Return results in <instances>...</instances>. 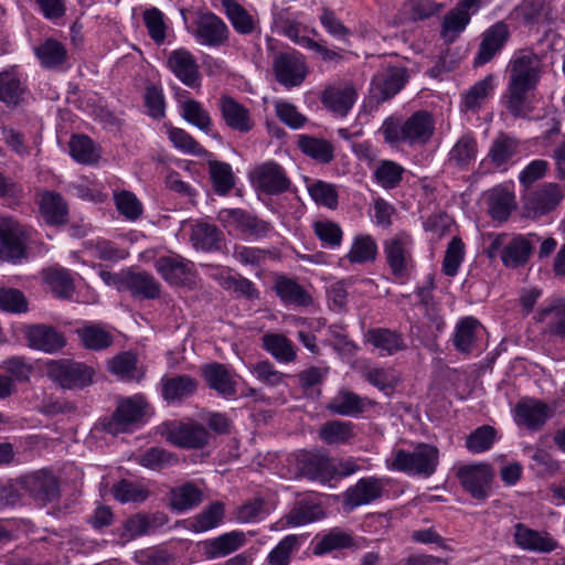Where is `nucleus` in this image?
Returning <instances> with one entry per match:
<instances>
[{
  "label": "nucleus",
  "instance_id": "f257e3e1",
  "mask_svg": "<svg viewBox=\"0 0 565 565\" xmlns=\"http://www.w3.org/2000/svg\"><path fill=\"white\" fill-rule=\"evenodd\" d=\"M148 409L149 404L141 394L120 398L113 415L103 423L104 429L111 435L132 431L143 423Z\"/></svg>",
  "mask_w": 565,
  "mask_h": 565
},
{
  "label": "nucleus",
  "instance_id": "f03ea898",
  "mask_svg": "<svg viewBox=\"0 0 565 565\" xmlns=\"http://www.w3.org/2000/svg\"><path fill=\"white\" fill-rule=\"evenodd\" d=\"M439 463V450L428 444L418 445L414 451L398 450L391 467L409 476H433Z\"/></svg>",
  "mask_w": 565,
  "mask_h": 565
},
{
  "label": "nucleus",
  "instance_id": "7ed1b4c3",
  "mask_svg": "<svg viewBox=\"0 0 565 565\" xmlns=\"http://www.w3.org/2000/svg\"><path fill=\"white\" fill-rule=\"evenodd\" d=\"M455 476L463 490L475 500L484 501L490 492L494 479V471L487 462L459 465Z\"/></svg>",
  "mask_w": 565,
  "mask_h": 565
},
{
  "label": "nucleus",
  "instance_id": "20e7f679",
  "mask_svg": "<svg viewBox=\"0 0 565 565\" xmlns=\"http://www.w3.org/2000/svg\"><path fill=\"white\" fill-rule=\"evenodd\" d=\"M435 121L425 110L415 111L403 125L391 119V141H403L411 146L425 145L433 137Z\"/></svg>",
  "mask_w": 565,
  "mask_h": 565
},
{
  "label": "nucleus",
  "instance_id": "39448f33",
  "mask_svg": "<svg viewBox=\"0 0 565 565\" xmlns=\"http://www.w3.org/2000/svg\"><path fill=\"white\" fill-rule=\"evenodd\" d=\"M154 268L161 278L172 287L195 286L196 269L193 262L179 254L160 256L154 260Z\"/></svg>",
  "mask_w": 565,
  "mask_h": 565
},
{
  "label": "nucleus",
  "instance_id": "423d86ee",
  "mask_svg": "<svg viewBox=\"0 0 565 565\" xmlns=\"http://www.w3.org/2000/svg\"><path fill=\"white\" fill-rule=\"evenodd\" d=\"M18 484L38 504L43 507L57 501L61 495L58 478L46 469L20 477Z\"/></svg>",
  "mask_w": 565,
  "mask_h": 565
},
{
  "label": "nucleus",
  "instance_id": "0eeeda50",
  "mask_svg": "<svg viewBox=\"0 0 565 565\" xmlns=\"http://www.w3.org/2000/svg\"><path fill=\"white\" fill-rule=\"evenodd\" d=\"M275 79L286 88L300 86L308 74L306 57L296 50L278 52L273 60Z\"/></svg>",
  "mask_w": 565,
  "mask_h": 565
},
{
  "label": "nucleus",
  "instance_id": "6e6552de",
  "mask_svg": "<svg viewBox=\"0 0 565 565\" xmlns=\"http://www.w3.org/2000/svg\"><path fill=\"white\" fill-rule=\"evenodd\" d=\"M47 376L63 388H83L93 382L94 370L71 360L51 361L46 365Z\"/></svg>",
  "mask_w": 565,
  "mask_h": 565
},
{
  "label": "nucleus",
  "instance_id": "1a4fd4ad",
  "mask_svg": "<svg viewBox=\"0 0 565 565\" xmlns=\"http://www.w3.org/2000/svg\"><path fill=\"white\" fill-rule=\"evenodd\" d=\"M230 33L227 24L211 11H200L193 20L192 35L201 45L223 46L228 42Z\"/></svg>",
  "mask_w": 565,
  "mask_h": 565
},
{
  "label": "nucleus",
  "instance_id": "9d476101",
  "mask_svg": "<svg viewBox=\"0 0 565 565\" xmlns=\"http://www.w3.org/2000/svg\"><path fill=\"white\" fill-rule=\"evenodd\" d=\"M249 178L254 188L267 195L282 194L291 186L285 169L274 161L255 167Z\"/></svg>",
  "mask_w": 565,
  "mask_h": 565
},
{
  "label": "nucleus",
  "instance_id": "9b49d317",
  "mask_svg": "<svg viewBox=\"0 0 565 565\" xmlns=\"http://www.w3.org/2000/svg\"><path fill=\"white\" fill-rule=\"evenodd\" d=\"M212 434L195 420L174 422L167 428V439L185 449H202L210 444Z\"/></svg>",
  "mask_w": 565,
  "mask_h": 565
},
{
  "label": "nucleus",
  "instance_id": "f8f14e48",
  "mask_svg": "<svg viewBox=\"0 0 565 565\" xmlns=\"http://www.w3.org/2000/svg\"><path fill=\"white\" fill-rule=\"evenodd\" d=\"M218 220L230 231H237L247 236L265 237L273 231L269 222L242 209H224L220 211Z\"/></svg>",
  "mask_w": 565,
  "mask_h": 565
},
{
  "label": "nucleus",
  "instance_id": "ddd939ff",
  "mask_svg": "<svg viewBox=\"0 0 565 565\" xmlns=\"http://www.w3.org/2000/svg\"><path fill=\"white\" fill-rule=\"evenodd\" d=\"M510 81L539 85L543 74L542 57L531 49H522L514 53L508 66Z\"/></svg>",
  "mask_w": 565,
  "mask_h": 565
},
{
  "label": "nucleus",
  "instance_id": "4468645a",
  "mask_svg": "<svg viewBox=\"0 0 565 565\" xmlns=\"http://www.w3.org/2000/svg\"><path fill=\"white\" fill-rule=\"evenodd\" d=\"M514 544L522 551L535 554H551L562 548L559 542L547 531H539L524 523L513 526Z\"/></svg>",
  "mask_w": 565,
  "mask_h": 565
},
{
  "label": "nucleus",
  "instance_id": "2eb2a0df",
  "mask_svg": "<svg viewBox=\"0 0 565 565\" xmlns=\"http://www.w3.org/2000/svg\"><path fill=\"white\" fill-rule=\"evenodd\" d=\"M536 85L508 79L502 104L514 118L530 119L534 110L533 98Z\"/></svg>",
  "mask_w": 565,
  "mask_h": 565
},
{
  "label": "nucleus",
  "instance_id": "dca6fc26",
  "mask_svg": "<svg viewBox=\"0 0 565 565\" xmlns=\"http://www.w3.org/2000/svg\"><path fill=\"white\" fill-rule=\"evenodd\" d=\"M25 235L12 217H0V257L15 262L25 255Z\"/></svg>",
  "mask_w": 565,
  "mask_h": 565
},
{
  "label": "nucleus",
  "instance_id": "f3484780",
  "mask_svg": "<svg viewBox=\"0 0 565 565\" xmlns=\"http://www.w3.org/2000/svg\"><path fill=\"white\" fill-rule=\"evenodd\" d=\"M169 70L185 86L198 88L202 77L195 56L186 49H177L170 52L167 61Z\"/></svg>",
  "mask_w": 565,
  "mask_h": 565
},
{
  "label": "nucleus",
  "instance_id": "a211bd4d",
  "mask_svg": "<svg viewBox=\"0 0 565 565\" xmlns=\"http://www.w3.org/2000/svg\"><path fill=\"white\" fill-rule=\"evenodd\" d=\"M509 39L510 29L504 21H498L489 26L481 35L473 66L478 67L489 63L504 47Z\"/></svg>",
  "mask_w": 565,
  "mask_h": 565
},
{
  "label": "nucleus",
  "instance_id": "6ab92c4d",
  "mask_svg": "<svg viewBox=\"0 0 565 565\" xmlns=\"http://www.w3.org/2000/svg\"><path fill=\"white\" fill-rule=\"evenodd\" d=\"M217 109L225 125L234 131L247 134L255 126L250 110L233 96L222 95L217 100Z\"/></svg>",
  "mask_w": 565,
  "mask_h": 565
},
{
  "label": "nucleus",
  "instance_id": "aec40b11",
  "mask_svg": "<svg viewBox=\"0 0 565 565\" xmlns=\"http://www.w3.org/2000/svg\"><path fill=\"white\" fill-rule=\"evenodd\" d=\"M564 199V190L557 183H545L524 196V207L534 216L544 215L554 210Z\"/></svg>",
  "mask_w": 565,
  "mask_h": 565
},
{
  "label": "nucleus",
  "instance_id": "412c9836",
  "mask_svg": "<svg viewBox=\"0 0 565 565\" xmlns=\"http://www.w3.org/2000/svg\"><path fill=\"white\" fill-rule=\"evenodd\" d=\"M199 387L196 379L189 374L167 376L160 380V393L169 404H181L192 397Z\"/></svg>",
  "mask_w": 565,
  "mask_h": 565
},
{
  "label": "nucleus",
  "instance_id": "4be33fe9",
  "mask_svg": "<svg viewBox=\"0 0 565 565\" xmlns=\"http://www.w3.org/2000/svg\"><path fill=\"white\" fill-rule=\"evenodd\" d=\"M224 13L234 31L239 35L260 34V21L256 12H252L236 0H222Z\"/></svg>",
  "mask_w": 565,
  "mask_h": 565
},
{
  "label": "nucleus",
  "instance_id": "5701e85b",
  "mask_svg": "<svg viewBox=\"0 0 565 565\" xmlns=\"http://www.w3.org/2000/svg\"><path fill=\"white\" fill-rule=\"evenodd\" d=\"M514 13L526 26L551 25L556 19L551 0H522Z\"/></svg>",
  "mask_w": 565,
  "mask_h": 565
},
{
  "label": "nucleus",
  "instance_id": "b1692460",
  "mask_svg": "<svg viewBox=\"0 0 565 565\" xmlns=\"http://www.w3.org/2000/svg\"><path fill=\"white\" fill-rule=\"evenodd\" d=\"M408 236L391 241V274L399 282L408 280L415 268Z\"/></svg>",
  "mask_w": 565,
  "mask_h": 565
},
{
  "label": "nucleus",
  "instance_id": "393cba45",
  "mask_svg": "<svg viewBox=\"0 0 565 565\" xmlns=\"http://www.w3.org/2000/svg\"><path fill=\"white\" fill-rule=\"evenodd\" d=\"M274 290L286 306L309 307L313 302L312 296L305 287L285 275L276 277Z\"/></svg>",
  "mask_w": 565,
  "mask_h": 565
},
{
  "label": "nucleus",
  "instance_id": "a878e982",
  "mask_svg": "<svg viewBox=\"0 0 565 565\" xmlns=\"http://www.w3.org/2000/svg\"><path fill=\"white\" fill-rule=\"evenodd\" d=\"M202 376L207 386L223 397L236 394V381L231 371L222 363L213 362L201 367Z\"/></svg>",
  "mask_w": 565,
  "mask_h": 565
},
{
  "label": "nucleus",
  "instance_id": "bb28decb",
  "mask_svg": "<svg viewBox=\"0 0 565 565\" xmlns=\"http://www.w3.org/2000/svg\"><path fill=\"white\" fill-rule=\"evenodd\" d=\"M138 299H157L161 294V285L156 277L147 271H126L125 289Z\"/></svg>",
  "mask_w": 565,
  "mask_h": 565
},
{
  "label": "nucleus",
  "instance_id": "cd10ccee",
  "mask_svg": "<svg viewBox=\"0 0 565 565\" xmlns=\"http://www.w3.org/2000/svg\"><path fill=\"white\" fill-rule=\"evenodd\" d=\"M551 416L548 405L536 399H525L515 406V422L531 430L540 429Z\"/></svg>",
  "mask_w": 565,
  "mask_h": 565
},
{
  "label": "nucleus",
  "instance_id": "c85d7f7f",
  "mask_svg": "<svg viewBox=\"0 0 565 565\" xmlns=\"http://www.w3.org/2000/svg\"><path fill=\"white\" fill-rule=\"evenodd\" d=\"M25 338L32 349L53 353L65 344L64 338L53 327L44 324L30 326L25 330Z\"/></svg>",
  "mask_w": 565,
  "mask_h": 565
},
{
  "label": "nucleus",
  "instance_id": "c756f323",
  "mask_svg": "<svg viewBox=\"0 0 565 565\" xmlns=\"http://www.w3.org/2000/svg\"><path fill=\"white\" fill-rule=\"evenodd\" d=\"M26 86L17 66L0 72V100L7 106H17L23 99Z\"/></svg>",
  "mask_w": 565,
  "mask_h": 565
},
{
  "label": "nucleus",
  "instance_id": "7c9ffc66",
  "mask_svg": "<svg viewBox=\"0 0 565 565\" xmlns=\"http://www.w3.org/2000/svg\"><path fill=\"white\" fill-rule=\"evenodd\" d=\"M356 99L355 89L350 86H328L321 95L322 105L339 116H345Z\"/></svg>",
  "mask_w": 565,
  "mask_h": 565
},
{
  "label": "nucleus",
  "instance_id": "2f4dec72",
  "mask_svg": "<svg viewBox=\"0 0 565 565\" xmlns=\"http://www.w3.org/2000/svg\"><path fill=\"white\" fill-rule=\"evenodd\" d=\"M383 487L375 478H363L355 486L350 487L344 493V505L349 510L367 504L382 494Z\"/></svg>",
  "mask_w": 565,
  "mask_h": 565
},
{
  "label": "nucleus",
  "instance_id": "473e14b6",
  "mask_svg": "<svg viewBox=\"0 0 565 565\" xmlns=\"http://www.w3.org/2000/svg\"><path fill=\"white\" fill-rule=\"evenodd\" d=\"M41 216L50 225H63L68 221V206L63 196L54 191H44L39 202Z\"/></svg>",
  "mask_w": 565,
  "mask_h": 565
},
{
  "label": "nucleus",
  "instance_id": "72a5a7b5",
  "mask_svg": "<svg viewBox=\"0 0 565 565\" xmlns=\"http://www.w3.org/2000/svg\"><path fill=\"white\" fill-rule=\"evenodd\" d=\"M262 347L280 363H291L297 359L295 344L282 333H265L262 337Z\"/></svg>",
  "mask_w": 565,
  "mask_h": 565
},
{
  "label": "nucleus",
  "instance_id": "f704fd0d",
  "mask_svg": "<svg viewBox=\"0 0 565 565\" xmlns=\"http://www.w3.org/2000/svg\"><path fill=\"white\" fill-rule=\"evenodd\" d=\"M533 252V245L524 236L510 239L501 252V260L508 268L524 266Z\"/></svg>",
  "mask_w": 565,
  "mask_h": 565
},
{
  "label": "nucleus",
  "instance_id": "c9c22d12",
  "mask_svg": "<svg viewBox=\"0 0 565 565\" xmlns=\"http://www.w3.org/2000/svg\"><path fill=\"white\" fill-rule=\"evenodd\" d=\"M41 66L47 70H60L66 63L68 54L65 45L57 40L47 39L34 49Z\"/></svg>",
  "mask_w": 565,
  "mask_h": 565
},
{
  "label": "nucleus",
  "instance_id": "e433bc0d",
  "mask_svg": "<svg viewBox=\"0 0 565 565\" xmlns=\"http://www.w3.org/2000/svg\"><path fill=\"white\" fill-rule=\"evenodd\" d=\"M536 320L546 322L550 334L565 339V302L563 299H555L541 308Z\"/></svg>",
  "mask_w": 565,
  "mask_h": 565
},
{
  "label": "nucleus",
  "instance_id": "4c0bfd02",
  "mask_svg": "<svg viewBox=\"0 0 565 565\" xmlns=\"http://www.w3.org/2000/svg\"><path fill=\"white\" fill-rule=\"evenodd\" d=\"M244 543V533L233 531L205 541L203 546L204 553L209 558H217L237 551Z\"/></svg>",
  "mask_w": 565,
  "mask_h": 565
},
{
  "label": "nucleus",
  "instance_id": "58836bf2",
  "mask_svg": "<svg viewBox=\"0 0 565 565\" xmlns=\"http://www.w3.org/2000/svg\"><path fill=\"white\" fill-rule=\"evenodd\" d=\"M543 138L544 147H552V159L556 171V178L565 181V135L561 132L559 124L555 122Z\"/></svg>",
  "mask_w": 565,
  "mask_h": 565
},
{
  "label": "nucleus",
  "instance_id": "ea45409f",
  "mask_svg": "<svg viewBox=\"0 0 565 565\" xmlns=\"http://www.w3.org/2000/svg\"><path fill=\"white\" fill-rule=\"evenodd\" d=\"M297 146L302 153L320 163H329L334 158V149L330 141L308 135H299Z\"/></svg>",
  "mask_w": 565,
  "mask_h": 565
},
{
  "label": "nucleus",
  "instance_id": "a19ab883",
  "mask_svg": "<svg viewBox=\"0 0 565 565\" xmlns=\"http://www.w3.org/2000/svg\"><path fill=\"white\" fill-rule=\"evenodd\" d=\"M495 88V76L487 75L484 78L475 83L462 97V109L478 110L484 102L493 94Z\"/></svg>",
  "mask_w": 565,
  "mask_h": 565
},
{
  "label": "nucleus",
  "instance_id": "79ce46f5",
  "mask_svg": "<svg viewBox=\"0 0 565 565\" xmlns=\"http://www.w3.org/2000/svg\"><path fill=\"white\" fill-rule=\"evenodd\" d=\"M481 329L480 322L473 317H465L458 321L454 334L455 348L465 354L472 352L477 332Z\"/></svg>",
  "mask_w": 565,
  "mask_h": 565
},
{
  "label": "nucleus",
  "instance_id": "37998d69",
  "mask_svg": "<svg viewBox=\"0 0 565 565\" xmlns=\"http://www.w3.org/2000/svg\"><path fill=\"white\" fill-rule=\"evenodd\" d=\"M301 470L309 479L319 481H330L337 475L333 462L318 455H306L301 460Z\"/></svg>",
  "mask_w": 565,
  "mask_h": 565
},
{
  "label": "nucleus",
  "instance_id": "c03bdc74",
  "mask_svg": "<svg viewBox=\"0 0 565 565\" xmlns=\"http://www.w3.org/2000/svg\"><path fill=\"white\" fill-rule=\"evenodd\" d=\"M478 152L477 141L470 135L461 136L448 154V163L461 170H467L476 160Z\"/></svg>",
  "mask_w": 565,
  "mask_h": 565
},
{
  "label": "nucleus",
  "instance_id": "a18cd8bd",
  "mask_svg": "<svg viewBox=\"0 0 565 565\" xmlns=\"http://www.w3.org/2000/svg\"><path fill=\"white\" fill-rule=\"evenodd\" d=\"M203 500L202 490L192 482H185L170 491V505L183 512L199 505Z\"/></svg>",
  "mask_w": 565,
  "mask_h": 565
},
{
  "label": "nucleus",
  "instance_id": "49530a36",
  "mask_svg": "<svg viewBox=\"0 0 565 565\" xmlns=\"http://www.w3.org/2000/svg\"><path fill=\"white\" fill-rule=\"evenodd\" d=\"M190 239L196 249L212 252L220 248L222 232L214 224L199 222L192 226Z\"/></svg>",
  "mask_w": 565,
  "mask_h": 565
},
{
  "label": "nucleus",
  "instance_id": "de8ad7c7",
  "mask_svg": "<svg viewBox=\"0 0 565 565\" xmlns=\"http://www.w3.org/2000/svg\"><path fill=\"white\" fill-rule=\"evenodd\" d=\"M43 278L56 297L68 299L73 296L75 286L70 270L65 268H47L43 270Z\"/></svg>",
  "mask_w": 565,
  "mask_h": 565
},
{
  "label": "nucleus",
  "instance_id": "09e8293b",
  "mask_svg": "<svg viewBox=\"0 0 565 565\" xmlns=\"http://www.w3.org/2000/svg\"><path fill=\"white\" fill-rule=\"evenodd\" d=\"M323 514L322 507L319 503L309 499H301L286 515V522L291 526H300L321 519Z\"/></svg>",
  "mask_w": 565,
  "mask_h": 565
},
{
  "label": "nucleus",
  "instance_id": "8fccbe9b",
  "mask_svg": "<svg viewBox=\"0 0 565 565\" xmlns=\"http://www.w3.org/2000/svg\"><path fill=\"white\" fill-rule=\"evenodd\" d=\"M316 540L313 545L315 555H324L332 551L348 548L354 545L353 537L338 527L332 529L321 536H317Z\"/></svg>",
  "mask_w": 565,
  "mask_h": 565
},
{
  "label": "nucleus",
  "instance_id": "3c124183",
  "mask_svg": "<svg viewBox=\"0 0 565 565\" xmlns=\"http://www.w3.org/2000/svg\"><path fill=\"white\" fill-rule=\"evenodd\" d=\"M327 409L342 416H356L364 411V399L350 391H340L327 405Z\"/></svg>",
  "mask_w": 565,
  "mask_h": 565
},
{
  "label": "nucleus",
  "instance_id": "603ef678",
  "mask_svg": "<svg viewBox=\"0 0 565 565\" xmlns=\"http://www.w3.org/2000/svg\"><path fill=\"white\" fill-rule=\"evenodd\" d=\"M518 150V139L505 134H500L493 140L488 152V158L497 168H500L507 164L516 154Z\"/></svg>",
  "mask_w": 565,
  "mask_h": 565
},
{
  "label": "nucleus",
  "instance_id": "864d4df0",
  "mask_svg": "<svg viewBox=\"0 0 565 565\" xmlns=\"http://www.w3.org/2000/svg\"><path fill=\"white\" fill-rule=\"evenodd\" d=\"M181 116L189 124L198 127L200 130L204 132H209L212 126V118L210 113L204 108V106L192 98L188 99H179Z\"/></svg>",
  "mask_w": 565,
  "mask_h": 565
},
{
  "label": "nucleus",
  "instance_id": "5fc2aeb1",
  "mask_svg": "<svg viewBox=\"0 0 565 565\" xmlns=\"http://www.w3.org/2000/svg\"><path fill=\"white\" fill-rule=\"evenodd\" d=\"M489 213L493 220H508L514 209V195L504 188H494L488 198Z\"/></svg>",
  "mask_w": 565,
  "mask_h": 565
},
{
  "label": "nucleus",
  "instance_id": "6e6d98bb",
  "mask_svg": "<svg viewBox=\"0 0 565 565\" xmlns=\"http://www.w3.org/2000/svg\"><path fill=\"white\" fill-rule=\"evenodd\" d=\"M209 172L214 191L220 195L227 194L235 185L232 167L223 161L210 160Z\"/></svg>",
  "mask_w": 565,
  "mask_h": 565
},
{
  "label": "nucleus",
  "instance_id": "4d7b16f0",
  "mask_svg": "<svg viewBox=\"0 0 565 565\" xmlns=\"http://www.w3.org/2000/svg\"><path fill=\"white\" fill-rule=\"evenodd\" d=\"M302 536L290 534L285 536L268 554L267 562L269 565H289L294 553L298 552Z\"/></svg>",
  "mask_w": 565,
  "mask_h": 565
},
{
  "label": "nucleus",
  "instance_id": "13d9d810",
  "mask_svg": "<svg viewBox=\"0 0 565 565\" xmlns=\"http://www.w3.org/2000/svg\"><path fill=\"white\" fill-rule=\"evenodd\" d=\"M70 153L79 163L90 164L100 157L99 149L85 135H74L70 140Z\"/></svg>",
  "mask_w": 565,
  "mask_h": 565
},
{
  "label": "nucleus",
  "instance_id": "bf43d9fd",
  "mask_svg": "<svg viewBox=\"0 0 565 565\" xmlns=\"http://www.w3.org/2000/svg\"><path fill=\"white\" fill-rule=\"evenodd\" d=\"M225 507L216 501L203 509L191 521V530L194 532H205L216 527L223 520Z\"/></svg>",
  "mask_w": 565,
  "mask_h": 565
},
{
  "label": "nucleus",
  "instance_id": "052dcab7",
  "mask_svg": "<svg viewBox=\"0 0 565 565\" xmlns=\"http://www.w3.org/2000/svg\"><path fill=\"white\" fill-rule=\"evenodd\" d=\"M142 20L150 39L158 45L163 44L168 30L163 12L156 7L148 8L142 13Z\"/></svg>",
  "mask_w": 565,
  "mask_h": 565
},
{
  "label": "nucleus",
  "instance_id": "680f3d73",
  "mask_svg": "<svg viewBox=\"0 0 565 565\" xmlns=\"http://www.w3.org/2000/svg\"><path fill=\"white\" fill-rule=\"evenodd\" d=\"M311 199L318 204L330 210H335L339 203V193L334 184L322 180H315L307 184Z\"/></svg>",
  "mask_w": 565,
  "mask_h": 565
},
{
  "label": "nucleus",
  "instance_id": "e2e57ef3",
  "mask_svg": "<svg viewBox=\"0 0 565 565\" xmlns=\"http://www.w3.org/2000/svg\"><path fill=\"white\" fill-rule=\"evenodd\" d=\"M111 494L120 503H138L148 499L149 490L139 483L122 479L113 486Z\"/></svg>",
  "mask_w": 565,
  "mask_h": 565
},
{
  "label": "nucleus",
  "instance_id": "0e129e2a",
  "mask_svg": "<svg viewBox=\"0 0 565 565\" xmlns=\"http://www.w3.org/2000/svg\"><path fill=\"white\" fill-rule=\"evenodd\" d=\"M351 422L331 420L321 426L319 437L328 445L344 444L353 436Z\"/></svg>",
  "mask_w": 565,
  "mask_h": 565
},
{
  "label": "nucleus",
  "instance_id": "69168bd1",
  "mask_svg": "<svg viewBox=\"0 0 565 565\" xmlns=\"http://www.w3.org/2000/svg\"><path fill=\"white\" fill-rule=\"evenodd\" d=\"M114 201L117 211L126 220L134 222L142 215V203L135 193L127 190L114 192Z\"/></svg>",
  "mask_w": 565,
  "mask_h": 565
},
{
  "label": "nucleus",
  "instance_id": "338daca9",
  "mask_svg": "<svg viewBox=\"0 0 565 565\" xmlns=\"http://www.w3.org/2000/svg\"><path fill=\"white\" fill-rule=\"evenodd\" d=\"M108 369L113 374L125 381H139L141 374L137 372V356L130 352H124L109 361Z\"/></svg>",
  "mask_w": 565,
  "mask_h": 565
},
{
  "label": "nucleus",
  "instance_id": "774afa93",
  "mask_svg": "<svg viewBox=\"0 0 565 565\" xmlns=\"http://www.w3.org/2000/svg\"><path fill=\"white\" fill-rule=\"evenodd\" d=\"M168 137L173 146L180 151L204 157L209 154V151L203 148L189 132L184 129L177 127L168 128Z\"/></svg>",
  "mask_w": 565,
  "mask_h": 565
}]
</instances>
